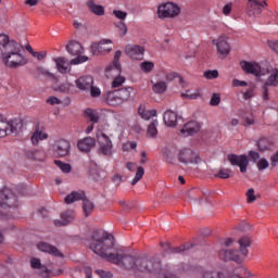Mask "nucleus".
I'll return each mask as SVG.
<instances>
[{"mask_svg": "<svg viewBox=\"0 0 278 278\" xmlns=\"http://www.w3.org/2000/svg\"><path fill=\"white\" fill-rule=\"evenodd\" d=\"M91 242L89 244L90 251L99 255L106 262L119 266L123 270L128 273H148L149 275H160L164 270L162 258L155 254L149 256L147 254L137 255L129 253L123 249L114 251V237L104 230H93L90 236Z\"/></svg>", "mask_w": 278, "mask_h": 278, "instance_id": "nucleus-1", "label": "nucleus"}, {"mask_svg": "<svg viewBox=\"0 0 278 278\" xmlns=\"http://www.w3.org/2000/svg\"><path fill=\"white\" fill-rule=\"evenodd\" d=\"M77 201H83V210L85 212V216H90L94 211V203L86 198V192L84 191H72L70 194L65 197V203L71 205V203H75Z\"/></svg>", "mask_w": 278, "mask_h": 278, "instance_id": "nucleus-2", "label": "nucleus"}, {"mask_svg": "<svg viewBox=\"0 0 278 278\" xmlns=\"http://www.w3.org/2000/svg\"><path fill=\"white\" fill-rule=\"evenodd\" d=\"M23 129V123L21 119L8 121L0 115V138L10 136V134H18V130Z\"/></svg>", "mask_w": 278, "mask_h": 278, "instance_id": "nucleus-3", "label": "nucleus"}, {"mask_svg": "<svg viewBox=\"0 0 278 278\" xmlns=\"http://www.w3.org/2000/svg\"><path fill=\"white\" fill-rule=\"evenodd\" d=\"M66 51L71 55L77 56L70 62L71 65L84 64V62H88V56L81 55V53H84V46H81V43H79V41H71L66 46Z\"/></svg>", "mask_w": 278, "mask_h": 278, "instance_id": "nucleus-4", "label": "nucleus"}, {"mask_svg": "<svg viewBox=\"0 0 278 278\" xmlns=\"http://www.w3.org/2000/svg\"><path fill=\"white\" fill-rule=\"evenodd\" d=\"M181 13V9L179 5L173 2H166L157 8V16L159 18H175L179 16Z\"/></svg>", "mask_w": 278, "mask_h": 278, "instance_id": "nucleus-5", "label": "nucleus"}, {"mask_svg": "<svg viewBox=\"0 0 278 278\" xmlns=\"http://www.w3.org/2000/svg\"><path fill=\"white\" fill-rule=\"evenodd\" d=\"M264 8H268V2L260 0H248L245 4V14L249 18H257Z\"/></svg>", "mask_w": 278, "mask_h": 278, "instance_id": "nucleus-6", "label": "nucleus"}, {"mask_svg": "<svg viewBox=\"0 0 278 278\" xmlns=\"http://www.w3.org/2000/svg\"><path fill=\"white\" fill-rule=\"evenodd\" d=\"M218 257L223 262H236V264H242L247 260V256L236 249H222L218 251Z\"/></svg>", "mask_w": 278, "mask_h": 278, "instance_id": "nucleus-7", "label": "nucleus"}, {"mask_svg": "<svg viewBox=\"0 0 278 278\" xmlns=\"http://www.w3.org/2000/svg\"><path fill=\"white\" fill-rule=\"evenodd\" d=\"M18 205V198L14 192H12L9 188H3L0 191V206L3 210H8L10 207H17Z\"/></svg>", "mask_w": 278, "mask_h": 278, "instance_id": "nucleus-8", "label": "nucleus"}, {"mask_svg": "<svg viewBox=\"0 0 278 278\" xmlns=\"http://www.w3.org/2000/svg\"><path fill=\"white\" fill-rule=\"evenodd\" d=\"M53 155L55 157H68L71 155V141L66 139H58L52 144Z\"/></svg>", "mask_w": 278, "mask_h": 278, "instance_id": "nucleus-9", "label": "nucleus"}, {"mask_svg": "<svg viewBox=\"0 0 278 278\" xmlns=\"http://www.w3.org/2000/svg\"><path fill=\"white\" fill-rule=\"evenodd\" d=\"M2 62L9 68H18L20 66H25L27 64V60L23 54L13 53V54H2Z\"/></svg>", "mask_w": 278, "mask_h": 278, "instance_id": "nucleus-10", "label": "nucleus"}, {"mask_svg": "<svg viewBox=\"0 0 278 278\" xmlns=\"http://www.w3.org/2000/svg\"><path fill=\"white\" fill-rule=\"evenodd\" d=\"M99 149L98 153L105 157H112V140L104 132L98 135Z\"/></svg>", "mask_w": 278, "mask_h": 278, "instance_id": "nucleus-11", "label": "nucleus"}, {"mask_svg": "<svg viewBox=\"0 0 278 278\" xmlns=\"http://www.w3.org/2000/svg\"><path fill=\"white\" fill-rule=\"evenodd\" d=\"M269 76L263 86V100L268 101V87L273 86L277 88L278 86V68L267 70Z\"/></svg>", "mask_w": 278, "mask_h": 278, "instance_id": "nucleus-12", "label": "nucleus"}, {"mask_svg": "<svg viewBox=\"0 0 278 278\" xmlns=\"http://www.w3.org/2000/svg\"><path fill=\"white\" fill-rule=\"evenodd\" d=\"M178 160L182 164H201V156L191 149L181 150Z\"/></svg>", "mask_w": 278, "mask_h": 278, "instance_id": "nucleus-13", "label": "nucleus"}, {"mask_svg": "<svg viewBox=\"0 0 278 278\" xmlns=\"http://www.w3.org/2000/svg\"><path fill=\"white\" fill-rule=\"evenodd\" d=\"M91 53L92 55H103V53H110L112 51V40L102 39L100 42L91 43Z\"/></svg>", "mask_w": 278, "mask_h": 278, "instance_id": "nucleus-14", "label": "nucleus"}, {"mask_svg": "<svg viewBox=\"0 0 278 278\" xmlns=\"http://www.w3.org/2000/svg\"><path fill=\"white\" fill-rule=\"evenodd\" d=\"M229 38L227 36L222 35L219 38L213 40V45H215L217 53L219 55H223L224 58L226 55H229L231 51V47L229 46Z\"/></svg>", "mask_w": 278, "mask_h": 278, "instance_id": "nucleus-15", "label": "nucleus"}, {"mask_svg": "<svg viewBox=\"0 0 278 278\" xmlns=\"http://www.w3.org/2000/svg\"><path fill=\"white\" fill-rule=\"evenodd\" d=\"M228 162L231 166H239L241 173H247V168H249V157L247 155L228 154Z\"/></svg>", "mask_w": 278, "mask_h": 278, "instance_id": "nucleus-16", "label": "nucleus"}, {"mask_svg": "<svg viewBox=\"0 0 278 278\" xmlns=\"http://www.w3.org/2000/svg\"><path fill=\"white\" fill-rule=\"evenodd\" d=\"M240 64L244 73L255 75L256 77H261V75H264V72H262V66H260V64H257L256 62L252 63L249 61H241Z\"/></svg>", "mask_w": 278, "mask_h": 278, "instance_id": "nucleus-17", "label": "nucleus"}, {"mask_svg": "<svg viewBox=\"0 0 278 278\" xmlns=\"http://www.w3.org/2000/svg\"><path fill=\"white\" fill-rule=\"evenodd\" d=\"M125 53L131 60H143L144 48L141 46H128L126 47Z\"/></svg>", "mask_w": 278, "mask_h": 278, "instance_id": "nucleus-18", "label": "nucleus"}, {"mask_svg": "<svg viewBox=\"0 0 278 278\" xmlns=\"http://www.w3.org/2000/svg\"><path fill=\"white\" fill-rule=\"evenodd\" d=\"M75 219V213L73 211H65L60 214L59 219H54V225L56 227H66V225H71Z\"/></svg>", "mask_w": 278, "mask_h": 278, "instance_id": "nucleus-19", "label": "nucleus"}, {"mask_svg": "<svg viewBox=\"0 0 278 278\" xmlns=\"http://www.w3.org/2000/svg\"><path fill=\"white\" fill-rule=\"evenodd\" d=\"M37 249L39 251H42V253H49L50 255H53L54 257H64V254H62V252H60V250L58 248H55V245H51L47 242H39L37 244Z\"/></svg>", "mask_w": 278, "mask_h": 278, "instance_id": "nucleus-20", "label": "nucleus"}, {"mask_svg": "<svg viewBox=\"0 0 278 278\" xmlns=\"http://www.w3.org/2000/svg\"><path fill=\"white\" fill-rule=\"evenodd\" d=\"M199 131H201V124L191 121L184 125L180 134L182 136H194V134H199Z\"/></svg>", "mask_w": 278, "mask_h": 278, "instance_id": "nucleus-21", "label": "nucleus"}, {"mask_svg": "<svg viewBox=\"0 0 278 278\" xmlns=\"http://www.w3.org/2000/svg\"><path fill=\"white\" fill-rule=\"evenodd\" d=\"M97 141L92 137H86L78 141L77 147L81 153H90L91 149H94Z\"/></svg>", "mask_w": 278, "mask_h": 278, "instance_id": "nucleus-22", "label": "nucleus"}, {"mask_svg": "<svg viewBox=\"0 0 278 278\" xmlns=\"http://www.w3.org/2000/svg\"><path fill=\"white\" fill-rule=\"evenodd\" d=\"M53 62L56 66V71L62 75H66V73H71V63L64 56H59L53 59Z\"/></svg>", "mask_w": 278, "mask_h": 278, "instance_id": "nucleus-23", "label": "nucleus"}, {"mask_svg": "<svg viewBox=\"0 0 278 278\" xmlns=\"http://www.w3.org/2000/svg\"><path fill=\"white\" fill-rule=\"evenodd\" d=\"M253 240L249 236H243L238 240L239 251L243 257L249 256V247H251Z\"/></svg>", "mask_w": 278, "mask_h": 278, "instance_id": "nucleus-24", "label": "nucleus"}, {"mask_svg": "<svg viewBox=\"0 0 278 278\" xmlns=\"http://www.w3.org/2000/svg\"><path fill=\"white\" fill-rule=\"evenodd\" d=\"M93 84L94 79L92 78V76H84L76 80V86L78 90H90Z\"/></svg>", "mask_w": 278, "mask_h": 278, "instance_id": "nucleus-25", "label": "nucleus"}, {"mask_svg": "<svg viewBox=\"0 0 278 278\" xmlns=\"http://www.w3.org/2000/svg\"><path fill=\"white\" fill-rule=\"evenodd\" d=\"M115 92H117V96L119 97V100L122 101V103H124V101H129L131 97H136V90H134L132 87H125L122 89H117L115 90Z\"/></svg>", "mask_w": 278, "mask_h": 278, "instance_id": "nucleus-26", "label": "nucleus"}, {"mask_svg": "<svg viewBox=\"0 0 278 278\" xmlns=\"http://www.w3.org/2000/svg\"><path fill=\"white\" fill-rule=\"evenodd\" d=\"M121 55H123V52H121V50L115 51L114 61H113L112 65H109V67H106L108 73L114 71L115 73L121 75V73L123 71V67L121 66V62H119Z\"/></svg>", "mask_w": 278, "mask_h": 278, "instance_id": "nucleus-27", "label": "nucleus"}, {"mask_svg": "<svg viewBox=\"0 0 278 278\" xmlns=\"http://www.w3.org/2000/svg\"><path fill=\"white\" fill-rule=\"evenodd\" d=\"M45 128L40 126H36L35 132L30 137V141L33 144H38L40 140H47L49 138V135L45 132Z\"/></svg>", "mask_w": 278, "mask_h": 278, "instance_id": "nucleus-28", "label": "nucleus"}, {"mask_svg": "<svg viewBox=\"0 0 278 278\" xmlns=\"http://www.w3.org/2000/svg\"><path fill=\"white\" fill-rule=\"evenodd\" d=\"M103 99H104L105 103H108V105L116 106V105H121V103H123L116 90L109 91L108 93H105L103 96Z\"/></svg>", "mask_w": 278, "mask_h": 278, "instance_id": "nucleus-29", "label": "nucleus"}, {"mask_svg": "<svg viewBox=\"0 0 278 278\" xmlns=\"http://www.w3.org/2000/svg\"><path fill=\"white\" fill-rule=\"evenodd\" d=\"M203 278H244L238 274V271L233 270L228 274L227 277L223 275V273H214V271H204Z\"/></svg>", "mask_w": 278, "mask_h": 278, "instance_id": "nucleus-30", "label": "nucleus"}, {"mask_svg": "<svg viewBox=\"0 0 278 278\" xmlns=\"http://www.w3.org/2000/svg\"><path fill=\"white\" fill-rule=\"evenodd\" d=\"M22 49H23V46H21V43L16 42L15 40H11L9 45L3 48L4 50L3 54L14 55V53H21Z\"/></svg>", "mask_w": 278, "mask_h": 278, "instance_id": "nucleus-31", "label": "nucleus"}, {"mask_svg": "<svg viewBox=\"0 0 278 278\" xmlns=\"http://www.w3.org/2000/svg\"><path fill=\"white\" fill-rule=\"evenodd\" d=\"M164 123L167 127H176L177 126V113L167 110L164 113Z\"/></svg>", "mask_w": 278, "mask_h": 278, "instance_id": "nucleus-32", "label": "nucleus"}, {"mask_svg": "<svg viewBox=\"0 0 278 278\" xmlns=\"http://www.w3.org/2000/svg\"><path fill=\"white\" fill-rule=\"evenodd\" d=\"M87 8H89L90 12H92V14H96V16H103V14H105V8H103V5L94 3L93 0H88Z\"/></svg>", "mask_w": 278, "mask_h": 278, "instance_id": "nucleus-33", "label": "nucleus"}, {"mask_svg": "<svg viewBox=\"0 0 278 278\" xmlns=\"http://www.w3.org/2000/svg\"><path fill=\"white\" fill-rule=\"evenodd\" d=\"M84 117L88 118L91 123H99V113L92 109H86L84 112Z\"/></svg>", "mask_w": 278, "mask_h": 278, "instance_id": "nucleus-34", "label": "nucleus"}, {"mask_svg": "<svg viewBox=\"0 0 278 278\" xmlns=\"http://www.w3.org/2000/svg\"><path fill=\"white\" fill-rule=\"evenodd\" d=\"M192 247H194V244H184V245H180V247H173V244L172 245H169V253H174V254H177V253H184V251H188V250H190V249H192Z\"/></svg>", "mask_w": 278, "mask_h": 278, "instance_id": "nucleus-35", "label": "nucleus"}, {"mask_svg": "<svg viewBox=\"0 0 278 278\" xmlns=\"http://www.w3.org/2000/svg\"><path fill=\"white\" fill-rule=\"evenodd\" d=\"M168 86L164 81H159L152 86V90L156 94H164V91L167 90Z\"/></svg>", "mask_w": 278, "mask_h": 278, "instance_id": "nucleus-36", "label": "nucleus"}, {"mask_svg": "<svg viewBox=\"0 0 278 278\" xmlns=\"http://www.w3.org/2000/svg\"><path fill=\"white\" fill-rule=\"evenodd\" d=\"M257 148L261 153H264V151H268L270 149V141L268 139H260L257 141Z\"/></svg>", "mask_w": 278, "mask_h": 278, "instance_id": "nucleus-37", "label": "nucleus"}, {"mask_svg": "<svg viewBox=\"0 0 278 278\" xmlns=\"http://www.w3.org/2000/svg\"><path fill=\"white\" fill-rule=\"evenodd\" d=\"M147 134L150 138H155L157 136V121H153L149 126Z\"/></svg>", "mask_w": 278, "mask_h": 278, "instance_id": "nucleus-38", "label": "nucleus"}, {"mask_svg": "<svg viewBox=\"0 0 278 278\" xmlns=\"http://www.w3.org/2000/svg\"><path fill=\"white\" fill-rule=\"evenodd\" d=\"M142 177H144V167L139 166V167H137V172L131 181V186H136V184H138V181H140V179H142Z\"/></svg>", "mask_w": 278, "mask_h": 278, "instance_id": "nucleus-39", "label": "nucleus"}, {"mask_svg": "<svg viewBox=\"0 0 278 278\" xmlns=\"http://www.w3.org/2000/svg\"><path fill=\"white\" fill-rule=\"evenodd\" d=\"M155 64L151 61H144L140 63V68L143 71V73H151L153 71Z\"/></svg>", "mask_w": 278, "mask_h": 278, "instance_id": "nucleus-40", "label": "nucleus"}, {"mask_svg": "<svg viewBox=\"0 0 278 278\" xmlns=\"http://www.w3.org/2000/svg\"><path fill=\"white\" fill-rule=\"evenodd\" d=\"M215 177H218L219 179H229V177H231V169L222 168L217 174H215Z\"/></svg>", "mask_w": 278, "mask_h": 278, "instance_id": "nucleus-41", "label": "nucleus"}, {"mask_svg": "<svg viewBox=\"0 0 278 278\" xmlns=\"http://www.w3.org/2000/svg\"><path fill=\"white\" fill-rule=\"evenodd\" d=\"M248 203H255L257 201V195H255V189L251 188L245 193Z\"/></svg>", "mask_w": 278, "mask_h": 278, "instance_id": "nucleus-42", "label": "nucleus"}, {"mask_svg": "<svg viewBox=\"0 0 278 278\" xmlns=\"http://www.w3.org/2000/svg\"><path fill=\"white\" fill-rule=\"evenodd\" d=\"M54 164L62 170V173H71V164L64 163L62 161H54Z\"/></svg>", "mask_w": 278, "mask_h": 278, "instance_id": "nucleus-43", "label": "nucleus"}, {"mask_svg": "<svg viewBox=\"0 0 278 278\" xmlns=\"http://www.w3.org/2000/svg\"><path fill=\"white\" fill-rule=\"evenodd\" d=\"M117 74V72H116ZM118 76L114 78V80L112 81V88H121V86H123V84H125V77L121 76V74H117Z\"/></svg>", "mask_w": 278, "mask_h": 278, "instance_id": "nucleus-44", "label": "nucleus"}, {"mask_svg": "<svg viewBox=\"0 0 278 278\" xmlns=\"http://www.w3.org/2000/svg\"><path fill=\"white\" fill-rule=\"evenodd\" d=\"M204 77L206 79H218V72L217 70H207L204 72Z\"/></svg>", "mask_w": 278, "mask_h": 278, "instance_id": "nucleus-45", "label": "nucleus"}, {"mask_svg": "<svg viewBox=\"0 0 278 278\" xmlns=\"http://www.w3.org/2000/svg\"><path fill=\"white\" fill-rule=\"evenodd\" d=\"M153 116H157V111L150 110V111L143 112V114L141 115V118H143L144 121H151Z\"/></svg>", "mask_w": 278, "mask_h": 278, "instance_id": "nucleus-46", "label": "nucleus"}, {"mask_svg": "<svg viewBox=\"0 0 278 278\" xmlns=\"http://www.w3.org/2000/svg\"><path fill=\"white\" fill-rule=\"evenodd\" d=\"M71 86L72 85L70 83H65V84L59 85L56 87V91L58 92L68 93V92H71Z\"/></svg>", "mask_w": 278, "mask_h": 278, "instance_id": "nucleus-47", "label": "nucleus"}, {"mask_svg": "<svg viewBox=\"0 0 278 278\" xmlns=\"http://www.w3.org/2000/svg\"><path fill=\"white\" fill-rule=\"evenodd\" d=\"M233 244H236V240L232 238H225L222 240L223 249H229V247H233Z\"/></svg>", "mask_w": 278, "mask_h": 278, "instance_id": "nucleus-48", "label": "nucleus"}, {"mask_svg": "<svg viewBox=\"0 0 278 278\" xmlns=\"http://www.w3.org/2000/svg\"><path fill=\"white\" fill-rule=\"evenodd\" d=\"M182 99H190V100H194V99H199V97H201V93L195 92L192 93L191 91H187L185 93H181Z\"/></svg>", "mask_w": 278, "mask_h": 278, "instance_id": "nucleus-49", "label": "nucleus"}, {"mask_svg": "<svg viewBox=\"0 0 278 278\" xmlns=\"http://www.w3.org/2000/svg\"><path fill=\"white\" fill-rule=\"evenodd\" d=\"M12 40L5 34H0V46L4 49Z\"/></svg>", "mask_w": 278, "mask_h": 278, "instance_id": "nucleus-50", "label": "nucleus"}, {"mask_svg": "<svg viewBox=\"0 0 278 278\" xmlns=\"http://www.w3.org/2000/svg\"><path fill=\"white\" fill-rule=\"evenodd\" d=\"M210 105L217 106L220 105V94L218 93H213Z\"/></svg>", "mask_w": 278, "mask_h": 278, "instance_id": "nucleus-51", "label": "nucleus"}, {"mask_svg": "<svg viewBox=\"0 0 278 278\" xmlns=\"http://www.w3.org/2000/svg\"><path fill=\"white\" fill-rule=\"evenodd\" d=\"M113 14L119 21H125V18H127V12H125V11L114 10Z\"/></svg>", "mask_w": 278, "mask_h": 278, "instance_id": "nucleus-52", "label": "nucleus"}, {"mask_svg": "<svg viewBox=\"0 0 278 278\" xmlns=\"http://www.w3.org/2000/svg\"><path fill=\"white\" fill-rule=\"evenodd\" d=\"M268 166H270V164L268 163V160H266V159H262L257 163L258 170H266V168H268Z\"/></svg>", "mask_w": 278, "mask_h": 278, "instance_id": "nucleus-53", "label": "nucleus"}, {"mask_svg": "<svg viewBox=\"0 0 278 278\" xmlns=\"http://www.w3.org/2000/svg\"><path fill=\"white\" fill-rule=\"evenodd\" d=\"M36 71L37 73H39V75H45L46 77H53V74L42 66H37Z\"/></svg>", "mask_w": 278, "mask_h": 278, "instance_id": "nucleus-54", "label": "nucleus"}, {"mask_svg": "<svg viewBox=\"0 0 278 278\" xmlns=\"http://www.w3.org/2000/svg\"><path fill=\"white\" fill-rule=\"evenodd\" d=\"M89 90H90L91 97H93V98H97V97L101 96V89H99V87H94V86L91 85Z\"/></svg>", "mask_w": 278, "mask_h": 278, "instance_id": "nucleus-55", "label": "nucleus"}, {"mask_svg": "<svg viewBox=\"0 0 278 278\" xmlns=\"http://www.w3.org/2000/svg\"><path fill=\"white\" fill-rule=\"evenodd\" d=\"M33 58H36L39 62H41V60H45V58H47V51H41V52H33Z\"/></svg>", "mask_w": 278, "mask_h": 278, "instance_id": "nucleus-56", "label": "nucleus"}, {"mask_svg": "<svg viewBox=\"0 0 278 278\" xmlns=\"http://www.w3.org/2000/svg\"><path fill=\"white\" fill-rule=\"evenodd\" d=\"M111 181H113V184L118 187L121 186V182L123 181V176L115 174L112 176Z\"/></svg>", "mask_w": 278, "mask_h": 278, "instance_id": "nucleus-57", "label": "nucleus"}, {"mask_svg": "<svg viewBox=\"0 0 278 278\" xmlns=\"http://www.w3.org/2000/svg\"><path fill=\"white\" fill-rule=\"evenodd\" d=\"M46 102L49 103L50 105H60V103H62V101H60V99H58L53 96L49 97Z\"/></svg>", "mask_w": 278, "mask_h": 278, "instance_id": "nucleus-58", "label": "nucleus"}, {"mask_svg": "<svg viewBox=\"0 0 278 278\" xmlns=\"http://www.w3.org/2000/svg\"><path fill=\"white\" fill-rule=\"evenodd\" d=\"M268 47L271 49V51L278 54V40L268 41Z\"/></svg>", "mask_w": 278, "mask_h": 278, "instance_id": "nucleus-59", "label": "nucleus"}, {"mask_svg": "<svg viewBox=\"0 0 278 278\" xmlns=\"http://www.w3.org/2000/svg\"><path fill=\"white\" fill-rule=\"evenodd\" d=\"M30 265L31 268H40V266H42L39 258H31Z\"/></svg>", "mask_w": 278, "mask_h": 278, "instance_id": "nucleus-60", "label": "nucleus"}, {"mask_svg": "<svg viewBox=\"0 0 278 278\" xmlns=\"http://www.w3.org/2000/svg\"><path fill=\"white\" fill-rule=\"evenodd\" d=\"M118 29L121 31V36H125L127 34V25L125 23L121 22Z\"/></svg>", "mask_w": 278, "mask_h": 278, "instance_id": "nucleus-61", "label": "nucleus"}, {"mask_svg": "<svg viewBox=\"0 0 278 278\" xmlns=\"http://www.w3.org/2000/svg\"><path fill=\"white\" fill-rule=\"evenodd\" d=\"M232 3H228L223 8V14H225L226 16H228V14H231V8H232Z\"/></svg>", "mask_w": 278, "mask_h": 278, "instance_id": "nucleus-62", "label": "nucleus"}, {"mask_svg": "<svg viewBox=\"0 0 278 278\" xmlns=\"http://www.w3.org/2000/svg\"><path fill=\"white\" fill-rule=\"evenodd\" d=\"M270 164L275 168L278 164V151L270 156Z\"/></svg>", "mask_w": 278, "mask_h": 278, "instance_id": "nucleus-63", "label": "nucleus"}, {"mask_svg": "<svg viewBox=\"0 0 278 278\" xmlns=\"http://www.w3.org/2000/svg\"><path fill=\"white\" fill-rule=\"evenodd\" d=\"M249 156L251 157V160H253V162H257V160H260V153L253 150L249 152Z\"/></svg>", "mask_w": 278, "mask_h": 278, "instance_id": "nucleus-64", "label": "nucleus"}]
</instances>
